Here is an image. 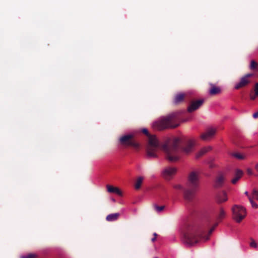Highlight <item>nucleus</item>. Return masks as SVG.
Wrapping results in <instances>:
<instances>
[{
    "instance_id": "34",
    "label": "nucleus",
    "mask_w": 258,
    "mask_h": 258,
    "mask_svg": "<svg viewBox=\"0 0 258 258\" xmlns=\"http://www.w3.org/2000/svg\"><path fill=\"white\" fill-rule=\"evenodd\" d=\"M156 240V238L154 237L151 239V241L152 242H154Z\"/></svg>"
},
{
    "instance_id": "9",
    "label": "nucleus",
    "mask_w": 258,
    "mask_h": 258,
    "mask_svg": "<svg viewBox=\"0 0 258 258\" xmlns=\"http://www.w3.org/2000/svg\"><path fill=\"white\" fill-rule=\"evenodd\" d=\"M216 133V129L213 128H209L201 135V138L204 141H209L214 137Z\"/></svg>"
},
{
    "instance_id": "19",
    "label": "nucleus",
    "mask_w": 258,
    "mask_h": 258,
    "mask_svg": "<svg viewBox=\"0 0 258 258\" xmlns=\"http://www.w3.org/2000/svg\"><path fill=\"white\" fill-rule=\"evenodd\" d=\"M211 150V147H205V148H203L202 149H201V150L199 152V153L197 155V158L200 157L201 156H203V155H204L205 154H206V153H207L209 151H210Z\"/></svg>"
},
{
    "instance_id": "32",
    "label": "nucleus",
    "mask_w": 258,
    "mask_h": 258,
    "mask_svg": "<svg viewBox=\"0 0 258 258\" xmlns=\"http://www.w3.org/2000/svg\"><path fill=\"white\" fill-rule=\"evenodd\" d=\"M245 194L248 197V198H249V197H252V195L251 196L249 195L248 192L247 191H245Z\"/></svg>"
},
{
    "instance_id": "16",
    "label": "nucleus",
    "mask_w": 258,
    "mask_h": 258,
    "mask_svg": "<svg viewBox=\"0 0 258 258\" xmlns=\"http://www.w3.org/2000/svg\"><path fill=\"white\" fill-rule=\"evenodd\" d=\"M224 181V176L220 174L218 175L216 180V186L217 187L221 186L223 183Z\"/></svg>"
},
{
    "instance_id": "15",
    "label": "nucleus",
    "mask_w": 258,
    "mask_h": 258,
    "mask_svg": "<svg viewBox=\"0 0 258 258\" xmlns=\"http://www.w3.org/2000/svg\"><path fill=\"white\" fill-rule=\"evenodd\" d=\"M185 98V94L179 93L175 96L174 102L175 104H178L183 101Z\"/></svg>"
},
{
    "instance_id": "10",
    "label": "nucleus",
    "mask_w": 258,
    "mask_h": 258,
    "mask_svg": "<svg viewBox=\"0 0 258 258\" xmlns=\"http://www.w3.org/2000/svg\"><path fill=\"white\" fill-rule=\"evenodd\" d=\"M203 102L204 100L201 99L192 101L188 107L187 111L191 112L196 110L202 106Z\"/></svg>"
},
{
    "instance_id": "3",
    "label": "nucleus",
    "mask_w": 258,
    "mask_h": 258,
    "mask_svg": "<svg viewBox=\"0 0 258 258\" xmlns=\"http://www.w3.org/2000/svg\"><path fill=\"white\" fill-rule=\"evenodd\" d=\"M179 117L177 113H172L154 122V127L159 130L167 128H175L179 126Z\"/></svg>"
},
{
    "instance_id": "20",
    "label": "nucleus",
    "mask_w": 258,
    "mask_h": 258,
    "mask_svg": "<svg viewBox=\"0 0 258 258\" xmlns=\"http://www.w3.org/2000/svg\"><path fill=\"white\" fill-rule=\"evenodd\" d=\"M144 178L142 176L139 177L136 182L135 187L136 189H139L142 185Z\"/></svg>"
},
{
    "instance_id": "11",
    "label": "nucleus",
    "mask_w": 258,
    "mask_h": 258,
    "mask_svg": "<svg viewBox=\"0 0 258 258\" xmlns=\"http://www.w3.org/2000/svg\"><path fill=\"white\" fill-rule=\"evenodd\" d=\"M210 85L211 86V88L209 90V94L211 95H215L221 92V90L219 87L216 86L212 83H210Z\"/></svg>"
},
{
    "instance_id": "14",
    "label": "nucleus",
    "mask_w": 258,
    "mask_h": 258,
    "mask_svg": "<svg viewBox=\"0 0 258 258\" xmlns=\"http://www.w3.org/2000/svg\"><path fill=\"white\" fill-rule=\"evenodd\" d=\"M107 191L110 193H115L119 196H121L122 193L120 190L116 187H113L110 185H107Z\"/></svg>"
},
{
    "instance_id": "1",
    "label": "nucleus",
    "mask_w": 258,
    "mask_h": 258,
    "mask_svg": "<svg viewBox=\"0 0 258 258\" xmlns=\"http://www.w3.org/2000/svg\"><path fill=\"white\" fill-rule=\"evenodd\" d=\"M142 133L148 138L146 149L147 155L149 158H157V152L160 149L165 154L166 159L170 162H175L180 158V153H190L194 146L191 140L182 142L179 138H167L162 145H160L155 135H150L147 129L143 128Z\"/></svg>"
},
{
    "instance_id": "28",
    "label": "nucleus",
    "mask_w": 258,
    "mask_h": 258,
    "mask_svg": "<svg viewBox=\"0 0 258 258\" xmlns=\"http://www.w3.org/2000/svg\"><path fill=\"white\" fill-rule=\"evenodd\" d=\"M254 92L255 95L258 96V83H256L254 85Z\"/></svg>"
},
{
    "instance_id": "23",
    "label": "nucleus",
    "mask_w": 258,
    "mask_h": 258,
    "mask_svg": "<svg viewBox=\"0 0 258 258\" xmlns=\"http://www.w3.org/2000/svg\"><path fill=\"white\" fill-rule=\"evenodd\" d=\"M164 208H165V206H159L157 205L154 206V210L157 212H161V211H162L164 210Z\"/></svg>"
},
{
    "instance_id": "22",
    "label": "nucleus",
    "mask_w": 258,
    "mask_h": 258,
    "mask_svg": "<svg viewBox=\"0 0 258 258\" xmlns=\"http://www.w3.org/2000/svg\"><path fill=\"white\" fill-rule=\"evenodd\" d=\"M249 201L253 208L255 209L258 208V205L253 201L251 197H249Z\"/></svg>"
},
{
    "instance_id": "7",
    "label": "nucleus",
    "mask_w": 258,
    "mask_h": 258,
    "mask_svg": "<svg viewBox=\"0 0 258 258\" xmlns=\"http://www.w3.org/2000/svg\"><path fill=\"white\" fill-rule=\"evenodd\" d=\"M253 74L248 73L242 77L239 81L237 83L234 87L236 90L247 86L251 82V78L253 77Z\"/></svg>"
},
{
    "instance_id": "18",
    "label": "nucleus",
    "mask_w": 258,
    "mask_h": 258,
    "mask_svg": "<svg viewBox=\"0 0 258 258\" xmlns=\"http://www.w3.org/2000/svg\"><path fill=\"white\" fill-rule=\"evenodd\" d=\"M230 155L232 157L235 158L239 160H244L246 158L245 156H244L238 152H231L230 153Z\"/></svg>"
},
{
    "instance_id": "21",
    "label": "nucleus",
    "mask_w": 258,
    "mask_h": 258,
    "mask_svg": "<svg viewBox=\"0 0 258 258\" xmlns=\"http://www.w3.org/2000/svg\"><path fill=\"white\" fill-rule=\"evenodd\" d=\"M249 68L250 70L255 71H258V63L254 60L250 61Z\"/></svg>"
},
{
    "instance_id": "8",
    "label": "nucleus",
    "mask_w": 258,
    "mask_h": 258,
    "mask_svg": "<svg viewBox=\"0 0 258 258\" xmlns=\"http://www.w3.org/2000/svg\"><path fill=\"white\" fill-rule=\"evenodd\" d=\"M177 169L173 167H166L162 171V175L166 180H170L176 174Z\"/></svg>"
},
{
    "instance_id": "2",
    "label": "nucleus",
    "mask_w": 258,
    "mask_h": 258,
    "mask_svg": "<svg viewBox=\"0 0 258 258\" xmlns=\"http://www.w3.org/2000/svg\"><path fill=\"white\" fill-rule=\"evenodd\" d=\"M226 216L225 209L220 207L215 213L216 223L208 232L202 227L196 225L188 224L183 232L184 242L188 245H192L200 240H208L218 224L225 218Z\"/></svg>"
},
{
    "instance_id": "27",
    "label": "nucleus",
    "mask_w": 258,
    "mask_h": 258,
    "mask_svg": "<svg viewBox=\"0 0 258 258\" xmlns=\"http://www.w3.org/2000/svg\"><path fill=\"white\" fill-rule=\"evenodd\" d=\"M250 246L252 247L257 248V245L256 242L253 239H251V242L250 243Z\"/></svg>"
},
{
    "instance_id": "30",
    "label": "nucleus",
    "mask_w": 258,
    "mask_h": 258,
    "mask_svg": "<svg viewBox=\"0 0 258 258\" xmlns=\"http://www.w3.org/2000/svg\"><path fill=\"white\" fill-rule=\"evenodd\" d=\"M253 117L254 118H256L258 117V111L253 114Z\"/></svg>"
},
{
    "instance_id": "33",
    "label": "nucleus",
    "mask_w": 258,
    "mask_h": 258,
    "mask_svg": "<svg viewBox=\"0 0 258 258\" xmlns=\"http://www.w3.org/2000/svg\"><path fill=\"white\" fill-rule=\"evenodd\" d=\"M255 169L257 171H258V163L255 165Z\"/></svg>"
},
{
    "instance_id": "4",
    "label": "nucleus",
    "mask_w": 258,
    "mask_h": 258,
    "mask_svg": "<svg viewBox=\"0 0 258 258\" xmlns=\"http://www.w3.org/2000/svg\"><path fill=\"white\" fill-rule=\"evenodd\" d=\"M187 186V188L184 189L183 196L185 200L190 201L199 186L198 173L197 172L192 171L189 174Z\"/></svg>"
},
{
    "instance_id": "12",
    "label": "nucleus",
    "mask_w": 258,
    "mask_h": 258,
    "mask_svg": "<svg viewBox=\"0 0 258 258\" xmlns=\"http://www.w3.org/2000/svg\"><path fill=\"white\" fill-rule=\"evenodd\" d=\"M227 200V195L225 192H219L217 196V202L220 204L226 202Z\"/></svg>"
},
{
    "instance_id": "6",
    "label": "nucleus",
    "mask_w": 258,
    "mask_h": 258,
    "mask_svg": "<svg viewBox=\"0 0 258 258\" xmlns=\"http://www.w3.org/2000/svg\"><path fill=\"white\" fill-rule=\"evenodd\" d=\"M120 144L124 147H132L136 149L139 148V144L135 141L134 136L132 135H126L119 138Z\"/></svg>"
},
{
    "instance_id": "24",
    "label": "nucleus",
    "mask_w": 258,
    "mask_h": 258,
    "mask_svg": "<svg viewBox=\"0 0 258 258\" xmlns=\"http://www.w3.org/2000/svg\"><path fill=\"white\" fill-rule=\"evenodd\" d=\"M253 199H256L258 201V190L253 189L252 191V197Z\"/></svg>"
},
{
    "instance_id": "17",
    "label": "nucleus",
    "mask_w": 258,
    "mask_h": 258,
    "mask_svg": "<svg viewBox=\"0 0 258 258\" xmlns=\"http://www.w3.org/2000/svg\"><path fill=\"white\" fill-rule=\"evenodd\" d=\"M119 216V213H114V214H111L107 216L106 217V220L107 221H114L116 220Z\"/></svg>"
},
{
    "instance_id": "26",
    "label": "nucleus",
    "mask_w": 258,
    "mask_h": 258,
    "mask_svg": "<svg viewBox=\"0 0 258 258\" xmlns=\"http://www.w3.org/2000/svg\"><path fill=\"white\" fill-rule=\"evenodd\" d=\"M173 186L174 188L176 190H179L181 191L184 190L183 186L180 184H174L173 185Z\"/></svg>"
},
{
    "instance_id": "36",
    "label": "nucleus",
    "mask_w": 258,
    "mask_h": 258,
    "mask_svg": "<svg viewBox=\"0 0 258 258\" xmlns=\"http://www.w3.org/2000/svg\"><path fill=\"white\" fill-rule=\"evenodd\" d=\"M154 258H158V257H154Z\"/></svg>"
},
{
    "instance_id": "31",
    "label": "nucleus",
    "mask_w": 258,
    "mask_h": 258,
    "mask_svg": "<svg viewBox=\"0 0 258 258\" xmlns=\"http://www.w3.org/2000/svg\"><path fill=\"white\" fill-rule=\"evenodd\" d=\"M247 172L249 175H251L252 174V170L251 169H248Z\"/></svg>"
},
{
    "instance_id": "13",
    "label": "nucleus",
    "mask_w": 258,
    "mask_h": 258,
    "mask_svg": "<svg viewBox=\"0 0 258 258\" xmlns=\"http://www.w3.org/2000/svg\"><path fill=\"white\" fill-rule=\"evenodd\" d=\"M243 175V172L242 170L237 169L235 174L234 177L231 180V182L233 184H235L239 180V179L242 177Z\"/></svg>"
},
{
    "instance_id": "35",
    "label": "nucleus",
    "mask_w": 258,
    "mask_h": 258,
    "mask_svg": "<svg viewBox=\"0 0 258 258\" xmlns=\"http://www.w3.org/2000/svg\"><path fill=\"white\" fill-rule=\"evenodd\" d=\"M153 235H154V237H156V238L158 235H157V234L156 233H154L153 234Z\"/></svg>"
},
{
    "instance_id": "25",
    "label": "nucleus",
    "mask_w": 258,
    "mask_h": 258,
    "mask_svg": "<svg viewBox=\"0 0 258 258\" xmlns=\"http://www.w3.org/2000/svg\"><path fill=\"white\" fill-rule=\"evenodd\" d=\"M37 255L35 253H29L27 255H23L21 258H36Z\"/></svg>"
},
{
    "instance_id": "29",
    "label": "nucleus",
    "mask_w": 258,
    "mask_h": 258,
    "mask_svg": "<svg viewBox=\"0 0 258 258\" xmlns=\"http://www.w3.org/2000/svg\"><path fill=\"white\" fill-rule=\"evenodd\" d=\"M257 95H255V94L250 95V98L252 100H254L255 99L256 97H257Z\"/></svg>"
},
{
    "instance_id": "5",
    "label": "nucleus",
    "mask_w": 258,
    "mask_h": 258,
    "mask_svg": "<svg viewBox=\"0 0 258 258\" xmlns=\"http://www.w3.org/2000/svg\"><path fill=\"white\" fill-rule=\"evenodd\" d=\"M232 210L233 219L237 223H240L246 215L245 209L241 206L234 205Z\"/></svg>"
}]
</instances>
